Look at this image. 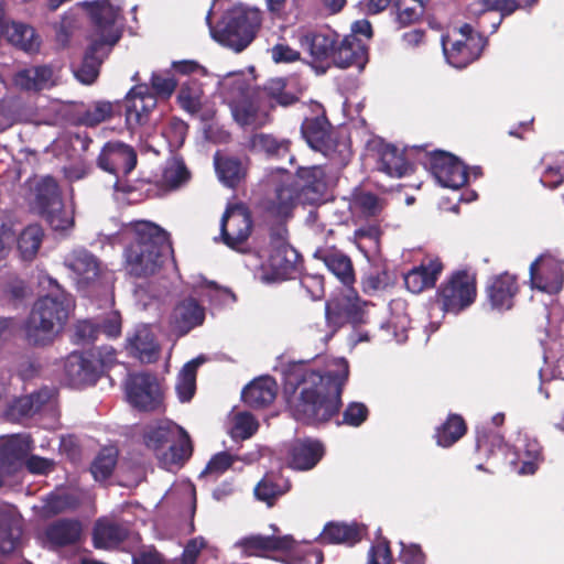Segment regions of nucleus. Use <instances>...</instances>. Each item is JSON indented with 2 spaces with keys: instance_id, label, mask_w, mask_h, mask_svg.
<instances>
[{
  "instance_id": "46",
  "label": "nucleus",
  "mask_w": 564,
  "mask_h": 564,
  "mask_svg": "<svg viewBox=\"0 0 564 564\" xmlns=\"http://www.w3.org/2000/svg\"><path fill=\"white\" fill-rule=\"evenodd\" d=\"M202 84L197 79H187L180 86L176 100L184 111L195 115L202 109Z\"/></svg>"
},
{
  "instance_id": "61",
  "label": "nucleus",
  "mask_w": 564,
  "mask_h": 564,
  "mask_svg": "<svg viewBox=\"0 0 564 564\" xmlns=\"http://www.w3.org/2000/svg\"><path fill=\"white\" fill-rule=\"evenodd\" d=\"M258 427L259 424L252 414L248 412L239 413L231 429V436L234 438L247 440L257 432Z\"/></svg>"
},
{
  "instance_id": "1",
  "label": "nucleus",
  "mask_w": 564,
  "mask_h": 564,
  "mask_svg": "<svg viewBox=\"0 0 564 564\" xmlns=\"http://www.w3.org/2000/svg\"><path fill=\"white\" fill-rule=\"evenodd\" d=\"M335 366L324 372L297 369L289 376L288 386L292 387V392L286 398V409L296 422L319 427L339 416L349 365L341 358Z\"/></svg>"
},
{
  "instance_id": "27",
  "label": "nucleus",
  "mask_w": 564,
  "mask_h": 564,
  "mask_svg": "<svg viewBox=\"0 0 564 564\" xmlns=\"http://www.w3.org/2000/svg\"><path fill=\"white\" fill-rule=\"evenodd\" d=\"M126 348L131 356L148 364L155 362L161 351L155 335L147 325L138 326L133 334L128 336Z\"/></svg>"
},
{
  "instance_id": "40",
  "label": "nucleus",
  "mask_w": 564,
  "mask_h": 564,
  "mask_svg": "<svg viewBox=\"0 0 564 564\" xmlns=\"http://www.w3.org/2000/svg\"><path fill=\"white\" fill-rule=\"evenodd\" d=\"M28 445L19 436H10L0 444V469L11 473L26 458Z\"/></svg>"
},
{
  "instance_id": "51",
  "label": "nucleus",
  "mask_w": 564,
  "mask_h": 564,
  "mask_svg": "<svg viewBox=\"0 0 564 564\" xmlns=\"http://www.w3.org/2000/svg\"><path fill=\"white\" fill-rule=\"evenodd\" d=\"M118 460L113 448H102L90 465V473L96 481H105L111 477Z\"/></svg>"
},
{
  "instance_id": "26",
  "label": "nucleus",
  "mask_w": 564,
  "mask_h": 564,
  "mask_svg": "<svg viewBox=\"0 0 564 564\" xmlns=\"http://www.w3.org/2000/svg\"><path fill=\"white\" fill-rule=\"evenodd\" d=\"M365 531V525L357 522L329 521L324 525L317 540L322 544L354 546L362 540Z\"/></svg>"
},
{
  "instance_id": "58",
  "label": "nucleus",
  "mask_w": 564,
  "mask_h": 564,
  "mask_svg": "<svg viewBox=\"0 0 564 564\" xmlns=\"http://www.w3.org/2000/svg\"><path fill=\"white\" fill-rule=\"evenodd\" d=\"M366 564H394L390 541L387 538L379 536L371 544Z\"/></svg>"
},
{
  "instance_id": "41",
  "label": "nucleus",
  "mask_w": 564,
  "mask_h": 564,
  "mask_svg": "<svg viewBox=\"0 0 564 564\" xmlns=\"http://www.w3.org/2000/svg\"><path fill=\"white\" fill-rule=\"evenodd\" d=\"M467 432V424L464 417L451 413L435 431L436 444L442 447H451L458 442Z\"/></svg>"
},
{
  "instance_id": "4",
  "label": "nucleus",
  "mask_w": 564,
  "mask_h": 564,
  "mask_svg": "<svg viewBox=\"0 0 564 564\" xmlns=\"http://www.w3.org/2000/svg\"><path fill=\"white\" fill-rule=\"evenodd\" d=\"M325 172L319 166L300 167L293 184H282L267 203L265 212L279 221L288 220L296 203L315 205L326 192Z\"/></svg>"
},
{
  "instance_id": "2",
  "label": "nucleus",
  "mask_w": 564,
  "mask_h": 564,
  "mask_svg": "<svg viewBox=\"0 0 564 564\" xmlns=\"http://www.w3.org/2000/svg\"><path fill=\"white\" fill-rule=\"evenodd\" d=\"M80 6L90 18L93 33L75 75L83 84L91 85L99 76L105 57L122 36L124 17L122 8L109 0L84 1Z\"/></svg>"
},
{
  "instance_id": "49",
  "label": "nucleus",
  "mask_w": 564,
  "mask_h": 564,
  "mask_svg": "<svg viewBox=\"0 0 564 564\" xmlns=\"http://www.w3.org/2000/svg\"><path fill=\"white\" fill-rule=\"evenodd\" d=\"M43 236V230L39 225H30L22 230L18 239V249L23 260L31 261L35 258Z\"/></svg>"
},
{
  "instance_id": "38",
  "label": "nucleus",
  "mask_w": 564,
  "mask_h": 564,
  "mask_svg": "<svg viewBox=\"0 0 564 564\" xmlns=\"http://www.w3.org/2000/svg\"><path fill=\"white\" fill-rule=\"evenodd\" d=\"M66 265L75 273L77 283L85 286L95 281L100 272L98 260L86 250L74 251Z\"/></svg>"
},
{
  "instance_id": "14",
  "label": "nucleus",
  "mask_w": 564,
  "mask_h": 564,
  "mask_svg": "<svg viewBox=\"0 0 564 564\" xmlns=\"http://www.w3.org/2000/svg\"><path fill=\"white\" fill-rule=\"evenodd\" d=\"M368 302L361 300L356 293L335 296L325 303L326 324L334 330L350 324L354 327L367 323Z\"/></svg>"
},
{
  "instance_id": "64",
  "label": "nucleus",
  "mask_w": 564,
  "mask_h": 564,
  "mask_svg": "<svg viewBox=\"0 0 564 564\" xmlns=\"http://www.w3.org/2000/svg\"><path fill=\"white\" fill-rule=\"evenodd\" d=\"M132 564H173L154 545L143 546L132 555Z\"/></svg>"
},
{
  "instance_id": "48",
  "label": "nucleus",
  "mask_w": 564,
  "mask_h": 564,
  "mask_svg": "<svg viewBox=\"0 0 564 564\" xmlns=\"http://www.w3.org/2000/svg\"><path fill=\"white\" fill-rule=\"evenodd\" d=\"M115 105L110 101L99 100L94 102L86 110L78 112L75 123L85 127H96L112 118Z\"/></svg>"
},
{
  "instance_id": "53",
  "label": "nucleus",
  "mask_w": 564,
  "mask_h": 564,
  "mask_svg": "<svg viewBox=\"0 0 564 564\" xmlns=\"http://www.w3.org/2000/svg\"><path fill=\"white\" fill-rule=\"evenodd\" d=\"M177 79L171 70L153 72L150 77V90L155 98L170 99L177 88Z\"/></svg>"
},
{
  "instance_id": "62",
  "label": "nucleus",
  "mask_w": 564,
  "mask_h": 564,
  "mask_svg": "<svg viewBox=\"0 0 564 564\" xmlns=\"http://www.w3.org/2000/svg\"><path fill=\"white\" fill-rule=\"evenodd\" d=\"M189 178V172L183 163H173L162 173V183L171 188H177Z\"/></svg>"
},
{
  "instance_id": "13",
  "label": "nucleus",
  "mask_w": 564,
  "mask_h": 564,
  "mask_svg": "<svg viewBox=\"0 0 564 564\" xmlns=\"http://www.w3.org/2000/svg\"><path fill=\"white\" fill-rule=\"evenodd\" d=\"M486 44L487 37L476 33L470 24L465 23L459 28L457 39H443V51L452 66L464 68L479 58Z\"/></svg>"
},
{
  "instance_id": "17",
  "label": "nucleus",
  "mask_w": 564,
  "mask_h": 564,
  "mask_svg": "<svg viewBox=\"0 0 564 564\" xmlns=\"http://www.w3.org/2000/svg\"><path fill=\"white\" fill-rule=\"evenodd\" d=\"M286 234L285 226H281L278 231L272 230L270 234L269 267L280 279H288L296 272L301 261V254L286 241Z\"/></svg>"
},
{
  "instance_id": "42",
  "label": "nucleus",
  "mask_w": 564,
  "mask_h": 564,
  "mask_svg": "<svg viewBox=\"0 0 564 564\" xmlns=\"http://www.w3.org/2000/svg\"><path fill=\"white\" fill-rule=\"evenodd\" d=\"M22 535L20 521L8 511H0V551L11 553L19 545Z\"/></svg>"
},
{
  "instance_id": "10",
  "label": "nucleus",
  "mask_w": 564,
  "mask_h": 564,
  "mask_svg": "<svg viewBox=\"0 0 564 564\" xmlns=\"http://www.w3.org/2000/svg\"><path fill=\"white\" fill-rule=\"evenodd\" d=\"M234 547L239 550L243 557L269 558L272 553L280 552L285 553V557L282 560L285 564H304L306 562L307 550H304L291 534H249L237 540Z\"/></svg>"
},
{
  "instance_id": "59",
  "label": "nucleus",
  "mask_w": 564,
  "mask_h": 564,
  "mask_svg": "<svg viewBox=\"0 0 564 564\" xmlns=\"http://www.w3.org/2000/svg\"><path fill=\"white\" fill-rule=\"evenodd\" d=\"M48 398L50 395L46 391H37L31 393L30 395L19 398L15 401L14 409L22 416H31L40 411L41 406L46 402Z\"/></svg>"
},
{
  "instance_id": "35",
  "label": "nucleus",
  "mask_w": 564,
  "mask_h": 564,
  "mask_svg": "<svg viewBox=\"0 0 564 564\" xmlns=\"http://www.w3.org/2000/svg\"><path fill=\"white\" fill-rule=\"evenodd\" d=\"M375 147L378 154V169L381 172L392 177H402L408 174L410 164L395 145L379 140L375 142Z\"/></svg>"
},
{
  "instance_id": "20",
  "label": "nucleus",
  "mask_w": 564,
  "mask_h": 564,
  "mask_svg": "<svg viewBox=\"0 0 564 564\" xmlns=\"http://www.w3.org/2000/svg\"><path fill=\"white\" fill-rule=\"evenodd\" d=\"M138 155L135 150L123 142H107L97 159V165L105 172L127 176L137 166Z\"/></svg>"
},
{
  "instance_id": "21",
  "label": "nucleus",
  "mask_w": 564,
  "mask_h": 564,
  "mask_svg": "<svg viewBox=\"0 0 564 564\" xmlns=\"http://www.w3.org/2000/svg\"><path fill=\"white\" fill-rule=\"evenodd\" d=\"M158 106L155 96L147 84L134 85L126 95V123L130 130L145 126Z\"/></svg>"
},
{
  "instance_id": "60",
  "label": "nucleus",
  "mask_w": 564,
  "mask_h": 564,
  "mask_svg": "<svg viewBox=\"0 0 564 564\" xmlns=\"http://www.w3.org/2000/svg\"><path fill=\"white\" fill-rule=\"evenodd\" d=\"M341 415V421L336 420L337 425L358 427L367 421L369 416V410L366 404L361 402H350L347 404Z\"/></svg>"
},
{
  "instance_id": "23",
  "label": "nucleus",
  "mask_w": 564,
  "mask_h": 564,
  "mask_svg": "<svg viewBox=\"0 0 564 564\" xmlns=\"http://www.w3.org/2000/svg\"><path fill=\"white\" fill-rule=\"evenodd\" d=\"M520 291L518 278L509 272L491 276L486 284V301L491 310L503 312L514 305V299Z\"/></svg>"
},
{
  "instance_id": "32",
  "label": "nucleus",
  "mask_w": 564,
  "mask_h": 564,
  "mask_svg": "<svg viewBox=\"0 0 564 564\" xmlns=\"http://www.w3.org/2000/svg\"><path fill=\"white\" fill-rule=\"evenodd\" d=\"M129 536V530L117 521L99 518L93 529V543L96 549L118 547Z\"/></svg>"
},
{
  "instance_id": "28",
  "label": "nucleus",
  "mask_w": 564,
  "mask_h": 564,
  "mask_svg": "<svg viewBox=\"0 0 564 564\" xmlns=\"http://www.w3.org/2000/svg\"><path fill=\"white\" fill-rule=\"evenodd\" d=\"M278 393V383L271 376H262L247 384L241 399L251 409H264L273 403Z\"/></svg>"
},
{
  "instance_id": "36",
  "label": "nucleus",
  "mask_w": 564,
  "mask_h": 564,
  "mask_svg": "<svg viewBox=\"0 0 564 564\" xmlns=\"http://www.w3.org/2000/svg\"><path fill=\"white\" fill-rule=\"evenodd\" d=\"M330 123L323 112L322 115L305 118L301 131L311 148L325 152L330 148Z\"/></svg>"
},
{
  "instance_id": "63",
  "label": "nucleus",
  "mask_w": 564,
  "mask_h": 564,
  "mask_svg": "<svg viewBox=\"0 0 564 564\" xmlns=\"http://www.w3.org/2000/svg\"><path fill=\"white\" fill-rule=\"evenodd\" d=\"M563 165L564 153H561L557 156L556 162H554L553 164H549L545 167L543 175L541 177V183L550 189H555L560 185H562L564 182Z\"/></svg>"
},
{
  "instance_id": "43",
  "label": "nucleus",
  "mask_w": 564,
  "mask_h": 564,
  "mask_svg": "<svg viewBox=\"0 0 564 564\" xmlns=\"http://www.w3.org/2000/svg\"><path fill=\"white\" fill-rule=\"evenodd\" d=\"M215 167L219 180L230 188H235L246 176V169L242 162L235 156L216 155Z\"/></svg>"
},
{
  "instance_id": "12",
  "label": "nucleus",
  "mask_w": 564,
  "mask_h": 564,
  "mask_svg": "<svg viewBox=\"0 0 564 564\" xmlns=\"http://www.w3.org/2000/svg\"><path fill=\"white\" fill-rule=\"evenodd\" d=\"M536 2L538 0H476L468 6L467 12L476 21L477 33L494 34L505 18Z\"/></svg>"
},
{
  "instance_id": "56",
  "label": "nucleus",
  "mask_w": 564,
  "mask_h": 564,
  "mask_svg": "<svg viewBox=\"0 0 564 564\" xmlns=\"http://www.w3.org/2000/svg\"><path fill=\"white\" fill-rule=\"evenodd\" d=\"M237 457L230 453L223 451L212 456L206 467L200 473L199 478H210L216 480L231 468Z\"/></svg>"
},
{
  "instance_id": "39",
  "label": "nucleus",
  "mask_w": 564,
  "mask_h": 564,
  "mask_svg": "<svg viewBox=\"0 0 564 564\" xmlns=\"http://www.w3.org/2000/svg\"><path fill=\"white\" fill-rule=\"evenodd\" d=\"M6 37L14 47L26 53H36L41 46V37L35 29L23 22H11Z\"/></svg>"
},
{
  "instance_id": "6",
  "label": "nucleus",
  "mask_w": 564,
  "mask_h": 564,
  "mask_svg": "<svg viewBox=\"0 0 564 564\" xmlns=\"http://www.w3.org/2000/svg\"><path fill=\"white\" fill-rule=\"evenodd\" d=\"M142 442L153 452L159 466L169 471L184 466L194 451L188 433L172 423L147 426L142 433Z\"/></svg>"
},
{
  "instance_id": "47",
  "label": "nucleus",
  "mask_w": 564,
  "mask_h": 564,
  "mask_svg": "<svg viewBox=\"0 0 564 564\" xmlns=\"http://www.w3.org/2000/svg\"><path fill=\"white\" fill-rule=\"evenodd\" d=\"M252 147L270 159H283L290 155L291 141L278 139L272 134L259 133L253 135Z\"/></svg>"
},
{
  "instance_id": "5",
  "label": "nucleus",
  "mask_w": 564,
  "mask_h": 564,
  "mask_svg": "<svg viewBox=\"0 0 564 564\" xmlns=\"http://www.w3.org/2000/svg\"><path fill=\"white\" fill-rule=\"evenodd\" d=\"M56 293L40 297L33 305L25 322V337L30 345L46 346L55 336V326H63L68 318L72 296L65 293L56 281Z\"/></svg>"
},
{
  "instance_id": "57",
  "label": "nucleus",
  "mask_w": 564,
  "mask_h": 564,
  "mask_svg": "<svg viewBox=\"0 0 564 564\" xmlns=\"http://www.w3.org/2000/svg\"><path fill=\"white\" fill-rule=\"evenodd\" d=\"M236 121L241 126H261L263 121L259 118V108L251 100H240L232 109Z\"/></svg>"
},
{
  "instance_id": "52",
  "label": "nucleus",
  "mask_w": 564,
  "mask_h": 564,
  "mask_svg": "<svg viewBox=\"0 0 564 564\" xmlns=\"http://www.w3.org/2000/svg\"><path fill=\"white\" fill-rule=\"evenodd\" d=\"M200 362L202 360L199 358L193 359L185 364L181 371L176 390L178 399L182 402H188L194 397L196 390V372Z\"/></svg>"
},
{
  "instance_id": "54",
  "label": "nucleus",
  "mask_w": 564,
  "mask_h": 564,
  "mask_svg": "<svg viewBox=\"0 0 564 564\" xmlns=\"http://www.w3.org/2000/svg\"><path fill=\"white\" fill-rule=\"evenodd\" d=\"M286 79L285 78H271L268 80L263 87V91L265 95L274 100L278 105L288 107L294 105L299 101V97L286 90Z\"/></svg>"
},
{
  "instance_id": "9",
  "label": "nucleus",
  "mask_w": 564,
  "mask_h": 564,
  "mask_svg": "<svg viewBox=\"0 0 564 564\" xmlns=\"http://www.w3.org/2000/svg\"><path fill=\"white\" fill-rule=\"evenodd\" d=\"M116 362V351H73L64 359L63 379L72 388L94 386L105 371Z\"/></svg>"
},
{
  "instance_id": "44",
  "label": "nucleus",
  "mask_w": 564,
  "mask_h": 564,
  "mask_svg": "<svg viewBox=\"0 0 564 564\" xmlns=\"http://www.w3.org/2000/svg\"><path fill=\"white\" fill-rule=\"evenodd\" d=\"M427 4L420 0H394L392 3L394 22L399 28L417 22L424 15Z\"/></svg>"
},
{
  "instance_id": "34",
  "label": "nucleus",
  "mask_w": 564,
  "mask_h": 564,
  "mask_svg": "<svg viewBox=\"0 0 564 564\" xmlns=\"http://www.w3.org/2000/svg\"><path fill=\"white\" fill-rule=\"evenodd\" d=\"M82 533L83 525L77 519H57L45 529L46 540L57 547L76 544L80 541Z\"/></svg>"
},
{
  "instance_id": "29",
  "label": "nucleus",
  "mask_w": 564,
  "mask_h": 564,
  "mask_svg": "<svg viewBox=\"0 0 564 564\" xmlns=\"http://www.w3.org/2000/svg\"><path fill=\"white\" fill-rule=\"evenodd\" d=\"M443 269L444 264L438 258L430 259L427 262L412 268L404 275V284L410 292L419 294L435 286Z\"/></svg>"
},
{
  "instance_id": "30",
  "label": "nucleus",
  "mask_w": 564,
  "mask_h": 564,
  "mask_svg": "<svg viewBox=\"0 0 564 564\" xmlns=\"http://www.w3.org/2000/svg\"><path fill=\"white\" fill-rule=\"evenodd\" d=\"M324 455L323 444L314 440H297L289 449V466L295 470L314 468Z\"/></svg>"
},
{
  "instance_id": "31",
  "label": "nucleus",
  "mask_w": 564,
  "mask_h": 564,
  "mask_svg": "<svg viewBox=\"0 0 564 564\" xmlns=\"http://www.w3.org/2000/svg\"><path fill=\"white\" fill-rule=\"evenodd\" d=\"M291 481L281 473H267L254 486L253 495L258 501L264 502L272 508L276 501L291 490Z\"/></svg>"
},
{
  "instance_id": "19",
  "label": "nucleus",
  "mask_w": 564,
  "mask_h": 564,
  "mask_svg": "<svg viewBox=\"0 0 564 564\" xmlns=\"http://www.w3.org/2000/svg\"><path fill=\"white\" fill-rule=\"evenodd\" d=\"M530 282L532 289L549 294L558 293L564 283L562 261L549 253L541 254L530 265Z\"/></svg>"
},
{
  "instance_id": "15",
  "label": "nucleus",
  "mask_w": 564,
  "mask_h": 564,
  "mask_svg": "<svg viewBox=\"0 0 564 564\" xmlns=\"http://www.w3.org/2000/svg\"><path fill=\"white\" fill-rule=\"evenodd\" d=\"M129 403L142 412H154L163 403V393L158 378L149 372L130 375L126 381Z\"/></svg>"
},
{
  "instance_id": "3",
  "label": "nucleus",
  "mask_w": 564,
  "mask_h": 564,
  "mask_svg": "<svg viewBox=\"0 0 564 564\" xmlns=\"http://www.w3.org/2000/svg\"><path fill=\"white\" fill-rule=\"evenodd\" d=\"M124 232L132 236L124 257L129 273L135 278L154 274L173 252L170 235L154 223L131 221Z\"/></svg>"
},
{
  "instance_id": "7",
  "label": "nucleus",
  "mask_w": 564,
  "mask_h": 564,
  "mask_svg": "<svg viewBox=\"0 0 564 564\" xmlns=\"http://www.w3.org/2000/svg\"><path fill=\"white\" fill-rule=\"evenodd\" d=\"M262 25V12L242 4L227 10L212 35L223 46L236 53L245 51L257 37Z\"/></svg>"
},
{
  "instance_id": "22",
  "label": "nucleus",
  "mask_w": 564,
  "mask_h": 564,
  "mask_svg": "<svg viewBox=\"0 0 564 564\" xmlns=\"http://www.w3.org/2000/svg\"><path fill=\"white\" fill-rule=\"evenodd\" d=\"M338 34L335 32H305L299 36L301 48L308 53L311 65L325 73L332 64Z\"/></svg>"
},
{
  "instance_id": "16",
  "label": "nucleus",
  "mask_w": 564,
  "mask_h": 564,
  "mask_svg": "<svg viewBox=\"0 0 564 564\" xmlns=\"http://www.w3.org/2000/svg\"><path fill=\"white\" fill-rule=\"evenodd\" d=\"M424 165L443 187L457 189L468 182L467 167L449 152L435 150L426 153Z\"/></svg>"
},
{
  "instance_id": "37",
  "label": "nucleus",
  "mask_w": 564,
  "mask_h": 564,
  "mask_svg": "<svg viewBox=\"0 0 564 564\" xmlns=\"http://www.w3.org/2000/svg\"><path fill=\"white\" fill-rule=\"evenodd\" d=\"M326 268L346 286L355 283V270L351 259L338 250H326L316 253Z\"/></svg>"
},
{
  "instance_id": "33",
  "label": "nucleus",
  "mask_w": 564,
  "mask_h": 564,
  "mask_svg": "<svg viewBox=\"0 0 564 564\" xmlns=\"http://www.w3.org/2000/svg\"><path fill=\"white\" fill-rule=\"evenodd\" d=\"M53 68L48 65H37L20 69L14 74V85L24 91H42L55 85Z\"/></svg>"
},
{
  "instance_id": "8",
  "label": "nucleus",
  "mask_w": 564,
  "mask_h": 564,
  "mask_svg": "<svg viewBox=\"0 0 564 564\" xmlns=\"http://www.w3.org/2000/svg\"><path fill=\"white\" fill-rule=\"evenodd\" d=\"M31 206L55 231L74 226V215L65 208L57 181L50 175L33 183Z\"/></svg>"
},
{
  "instance_id": "45",
  "label": "nucleus",
  "mask_w": 564,
  "mask_h": 564,
  "mask_svg": "<svg viewBox=\"0 0 564 564\" xmlns=\"http://www.w3.org/2000/svg\"><path fill=\"white\" fill-rule=\"evenodd\" d=\"M386 206V199L375 193L356 188L351 193L350 208L366 217L380 215Z\"/></svg>"
},
{
  "instance_id": "11",
  "label": "nucleus",
  "mask_w": 564,
  "mask_h": 564,
  "mask_svg": "<svg viewBox=\"0 0 564 564\" xmlns=\"http://www.w3.org/2000/svg\"><path fill=\"white\" fill-rule=\"evenodd\" d=\"M477 293L476 273L459 269L438 285L434 301L443 313L457 315L475 303Z\"/></svg>"
},
{
  "instance_id": "50",
  "label": "nucleus",
  "mask_w": 564,
  "mask_h": 564,
  "mask_svg": "<svg viewBox=\"0 0 564 564\" xmlns=\"http://www.w3.org/2000/svg\"><path fill=\"white\" fill-rule=\"evenodd\" d=\"M206 542L204 539H192L187 542L181 556L180 564H220L217 555L213 552H200L205 549Z\"/></svg>"
},
{
  "instance_id": "55",
  "label": "nucleus",
  "mask_w": 564,
  "mask_h": 564,
  "mask_svg": "<svg viewBox=\"0 0 564 564\" xmlns=\"http://www.w3.org/2000/svg\"><path fill=\"white\" fill-rule=\"evenodd\" d=\"M30 293V288L26 282L21 279L18 274H9L2 285L3 299L17 306L23 302Z\"/></svg>"
},
{
  "instance_id": "18",
  "label": "nucleus",
  "mask_w": 564,
  "mask_h": 564,
  "mask_svg": "<svg viewBox=\"0 0 564 564\" xmlns=\"http://www.w3.org/2000/svg\"><path fill=\"white\" fill-rule=\"evenodd\" d=\"M251 229L252 217L249 208L242 203L228 205L220 221L224 242L236 248L249 238Z\"/></svg>"
},
{
  "instance_id": "24",
  "label": "nucleus",
  "mask_w": 564,
  "mask_h": 564,
  "mask_svg": "<svg viewBox=\"0 0 564 564\" xmlns=\"http://www.w3.org/2000/svg\"><path fill=\"white\" fill-rule=\"evenodd\" d=\"M205 307L195 299L187 297L173 308L170 325L177 337L187 335L192 329L202 326L205 321Z\"/></svg>"
},
{
  "instance_id": "25",
  "label": "nucleus",
  "mask_w": 564,
  "mask_h": 564,
  "mask_svg": "<svg viewBox=\"0 0 564 564\" xmlns=\"http://www.w3.org/2000/svg\"><path fill=\"white\" fill-rule=\"evenodd\" d=\"M368 61L366 45L355 35L345 36L341 41L337 39L332 63L339 68L356 66L364 68Z\"/></svg>"
}]
</instances>
